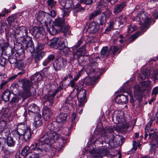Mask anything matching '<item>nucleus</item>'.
<instances>
[{"instance_id": "nucleus-1", "label": "nucleus", "mask_w": 158, "mask_h": 158, "mask_svg": "<svg viewBox=\"0 0 158 158\" xmlns=\"http://www.w3.org/2000/svg\"><path fill=\"white\" fill-rule=\"evenodd\" d=\"M67 111L66 112H61L56 117V121L48 125L44 128L45 133L40 139L42 141H46L47 143L51 142L53 143L59 139L60 135L57 131L60 130V123H65L66 122L68 116Z\"/></svg>"}, {"instance_id": "nucleus-2", "label": "nucleus", "mask_w": 158, "mask_h": 158, "mask_svg": "<svg viewBox=\"0 0 158 158\" xmlns=\"http://www.w3.org/2000/svg\"><path fill=\"white\" fill-rule=\"evenodd\" d=\"M40 139V141L39 143H35V146L34 144L31 145V146L34 147L31 149L30 150V147L28 146H26L24 147L22 150L21 154L24 157L27 156L30 153H33L32 155H30L26 158H39L40 155L43 154L41 153L44 151L47 152L51 148V145L53 143H51V142L49 143H46V141H42Z\"/></svg>"}, {"instance_id": "nucleus-3", "label": "nucleus", "mask_w": 158, "mask_h": 158, "mask_svg": "<svg viewBox=\"0 0 158 158\" xmlns=\"http://www.w3.org/2000/svg\"><path fill=\"white\" fill-rule=\"evenodd\" d=\"M151 85V81H147L142 82L141 85H136L134 89L135 97L138 101L141 100L142 98V94L145 90L150 88Z\"/></svg>"}, {"instance_id": "nucleus-4", "label": "nucleus", "mask_w": 158, "mask_h": 158, "mask_svg": "<svg viewBox=\"0 0 158 158\" xmlns=\"http://www.w3.org/2000/svg\"><path fill=\"white\" fill-rule=\"evenodd\" d=\"M136 19L140 22L139 24L142 31H146L150 27L151 20L147 13L142 12L139 14L136 17Z\"/></svg>"}, {"instance_id": "nucleus-5", "label": "nucleus", "mask_w": 158, "mask_h": 158, "mask_svg": "<svg viewBox=\"0 0 158 158\" xmlns=\"http://www.w3.org/2000/svg\"><path fill=\"white\" fill-rule=\"evenodd\" d=\"M86 53L85 47V45H83L77 50L76 52H73L71 54L70 60L72 61L77 58L79 64L81 66H83L86 62L83 56Z\"/></svg>"}, {"instance_id": "nucleus-6", "label": "nucleus", "mask_w": 158, "mask_h": 158, "mask_svg": "<svg viewBox=\"0 0 158 158\" xmlns=\"http://www.w3.org/2000/svg\"><path fill=\"white\" fill-rule=\"evenodd\" d=\"M86 91L85 89L81 88L79 91H78L77 89H76L75 88L73 89L69 96H71L73 99L74 97L77 96L79 102L78 106H82L86 101Z\"/></svg>"}, {"instance_id": "nucleus-7", "label": "nucleus", "mask_w": 158, "mask_h": 158, "mask_svg": "<svg viewBox=\"0 0 158 158\" xmlns=\"http://www.w3.org/2000/svg\"><path fill=\"white\" fill-rule=\"evenodd\" d=\"M23 85V88L24 89L23 95H22L25 98H27L31 95V93L30 90L31 88L35 89L32 86L33 83L29 80L26 79H22L20 80Z\"/></svg>"}, {"instance_id": "nucleus-8", "label": "nucleus", "mask_w": 158, "mask_h": 158, "mask_svg": "<svg viewBox=\"0 0 158 158\" xmlns=\"http://www.w3.org/2000/svg\"><path fill=\"white\" fill-rule=\"evenodd\" d=\"M49 14L48 13H45L42 11H39L36 13L35 15V18L38 21L41 23L42 22L44 24L46 27H48V23L49 24L51 22V19L48 18Z\"/></svg>"}, {"instance_id": "nucleus-9", "label": "nucleus", "mask_w": 158, "mask_h": 158, "mask_svg": "<svg viewBox=\"0 0 158 158\" xmlns=\"http://www.w3.org/2000/svg\"><path fill=\"white\" fill-rule=\"evenodd\" d=\"M27 127L24 123H22L18 124L17 129L14 130L13 133L14 137H15L17 140H19L21 134H23Z\"/></svg>"}, {"instance_id": "nucleus-10", "label": "nucleus", "mask_w": 158, "mask_h": 158, "mask_svg": "<svg viewBox=\"0 0 158 158\" xmlns=\"http://www.w3.org/2000/svg\"><path fill=\"white\" fill-rule=\"evenodd\" d=\"M62 88L61 86L56 89L54 93L52 94H49L44 97V104L48 106H52L54 98L56 94L61 90Z\"/></svg>"}, {"instance_id": "nucleus-11", "label": "nucleus", "mask_w": 158, "mask_h": 158, "mask_svg": "<svg viewBox=\"0 0 158 158\" xmlns=\"http://www.w3.org/2000/svg\"><path fill=\"white\" fill-rule=\"evenodd\" d=\"M66 60L63 58H60L56 60L54 63L53 66L56 71L63 69L67 65Z\"/></svg>"}, {"instance_id": "nucleus-12", "label": "nucleus", "mask_w": 158, "mask_h": 158, "mask_svg": "<svg viewBox=\"0 0 158 158\" xmlns=\"http://www.w3.org/2000/svg\"><path fill=\"white\" fill-rule=\"evenodd\" d=\"M98 64L94 59L93 61H91L85 67L86 72L88 74L95 72L98 69Z\"/></svg>"}, {"instance_id": "nucleus-13", "label": "nucleus", "mask_w": 158, "mask_h": 158, "mask_svg": "<svg viewBox=\"0 0 158 158\" xmlns=\"http://www.w3.org/2000/svg\"><path fill=\"white\" fill-rule=\"evenodd\" d=\"M44 33V30L42 27H35L33 29V35L37 39L42 38Z\"/></svg>"}, {"instance_id": "nucleus-14", "label": "nucleus", "mask_w": 158, "mask_h": 158, "mask_svg": "<svg viewBox=\"0 0 158 158\" xmlns=\"http://www.w3.org/2000/svg\"><path fill=\"white\" fill-rule=\"evenodd\" d=\"M28 112L30 115H38L40 114V111L39 107L35 104L33 103L30 105L28 109Z\"/></svg>"}, {"instance_id": "nucleus-15", "label": "nucleus", "mask_w": 158, "mask_h": 158, "mask_svg": "<svg viewBox=\"0 0 158 158\" xmlns=\"http://www.w3.org/2000/svg\"><path fill=\"white\" fill-rule=\"evenodd\" d=\"M47 39V38H45L43 39H39L36 40L35 43L36 48L38 50L43 49L45 44L48 43Z\"/></svg>"}, {"instance_id": "nucleus-16", "label": "nucleus", "mask_w": 158, "mask_h": 158, "mask_svg": "<svg viewBox=\"0 0 158 158\" xmlns=\"http://www.w3.org/2000/svg\"><path fill=\"white\" fill-rule=\"evenodd\" d=\"M128 100V96L123 94L118 95L115 98V102L118 104H126Z\"/></svg>"}, {"instance_id": "nucleus-17", "label": "nucleus", "mask_w": 158, "mask_h": 158, "mask_svg": "<svg viewBox=\"0 0 158 158\" xmlns=\"http://www.w3.org/2000/svg\"><path fill=\"white\" fill-rule=\"evenodd\" d=\"M99 25L95 22L91 23L88 27V31L91 33H96L99 30Z\"/></svg>"}, {"instance_id": "nucleus-18", "label": "nucleus", "mask_w": 158, "mask_h": 158, "mask_svg": "<svg viewBox=\"0 0 158 158\" xmlns=\"http://www.w3.org/2000/svg\"><path fill=\"white\" fill-rule=\"evenodd\" d=\"M123 112L121 111H118L117 112L115 119L113 118V120H115L114 123L116 124H118L119 125L122 123L124 121V118H123Z\"/></svg>"}, {"instance_id": "nucleus-19", "label": "nucleus", "mask_w": 158, "mask_h": 158, "mask_svg": "<svg viewBox=\"0 0 158 158\" xmlns=\"http://www.w3.org/2000/svg\"><path fill=\"white\" fill-rule=\"evenodd\" d=\"M126 6V3L125 1L116 5L114 8V13L116 15L118 14L123 10Z\"/></svg>"}, {"instance_id": "nucleus-20", "label": "nucleus", "mask_w": 158, "mask_h": 158, "mask_svg": "<svg viewBox=\"0 0 158 158\" xmlns=\"http://www.w3.org/2000/svg\"><path fill=\"white\" fill-rule=\"evenodd\" d=\"M43 120L41 114L36 115L34 118L33 125L35 128H38L42 126Z\"/></svg>"}, {"instance_id": "nucleus-21", "label": "nucleus", "mask_w": 158, "mask_h": 158, "mask_svg": "<svg viewBox=\"0 0 158 158\" xmlns=\"http://www.w3.org/2000/svg\"><path fill=\"white\" fill-rule=\"evenodd\" d=\"M75 102L74 99L71 96H69L65 101V105L64 107L63 108V110L66 109L67 111L68 112L69 110V107L72 106Z\"/></svg>"}, {"instance_id": "nucleus-22", "label": "nucleus", "mask_w": 158, "mask_h": 158, "mask_svg": "<svg viewBox=\"0 0 158 158\" xmlns=\"http://www.w3.org/2000/svg\"><path fill=\"white\" fill-rule=\"evenodd\" d=\"M148 135H149L150 138H153L152 140L151 143L150 144L152 145V147L154 146L158 145V135L156 136V133L155 132L153 133H150L149 131L148 132Z\"/></svg>"}, {"instance_id": "nucleus-23", "label": "nucleus", "mask_w": 158, "mask_h": 158, "mask_svg": "<svg viewBox=\"0 0 158 158\" xmlns=\"http://www.w3.org/2000/svg\"><path fill=\"white\" fill-rule=\"evenodd\" d=\"M21 135L23 136V138L24 141L28 142L29 141L31 137V129L29 127L27 128V129L23 132Z\"/></svg>"}, {"instance_id": "nucleus-24", "label": "nucleus", "mask_w": 158, "mask_h": 158, "mask_svg": "<svg viewBox=\"0 0 158 158\" xmlns=\"http://www.w3.org/2000/svg\"><path fill=\"white\" fill-rule=\"evenodd\" d=\"M104 151L99 149L93 150L90 152L91 155L94 157H102L104 155Z\"/></svg>"}, {"instance_id": "nucleus-25", "label": "nucleus", "mask_w": 158, "mask_h": 158, "mask_svg": "<svg viewBox=\"0 0 158 158\" xmlns=\"http://www.w3.org/2000/svg\"><path fill=\"white\" fill-rule=\"evenodd\" d=\"M64 21L63 19L61 18L57 19L54 22V26L60 31V30L63 29L64 27Z\"/></svg>"}, {"instance_id": "nucleus-26", "label": "nucleus", "mask_w": 158, "mask_h": 158, "mask_svg": "<svg viewBox=\"0 0 158 158\" xmlns=\"http://www.w3.org/2000/svg\"><path fill=\"white\" fill-rule=\"evenodd\" d=\"M59 2L64 8H70L72 7V0H59Z\"/></svg>"}, {"instance_id": "nucleus-27", "label": "nucleus", "mask_w": 158, "mask_h": 158, "mask_svg": "<svg viewBox=\"0 0 158 158\" xmlns=\"http://www.w3.org/2000/svg\"><path fill=\"white\" fill-rule=\"evenodd\" d=\"M52 114L51 110L48 107L44 108L43 111V116L46 120H48Z\"/></svg>"}, {"instance_id": "nucleus-28", "label": "nucleus", "mask_w": 158, "mask_h": 158, "mask_svg": "<svg viewBox=\"0 0 158 158\" xmlns=\"http://www.w3.org/2000/svg\"><path fill=\"white\" fill-rule=\"evenodd\" d=\"M141 73L142 75L141 74H139V77L141 80H143L149 77L150 74V72L149 70L145 69L144 70H142Z\"/></svg>"}, {"instance_id": "nucleus-29", "label": "nucleus", "mask_w": 158, "mask_h": 158, "mask_svg": "<svg viewBox=\"0 0 158 158\" xmlns=\"http://www.w3.org/2000/svg\"><path fill=\"white\" fill-rule=\"evenodd\" d=\"M42 78V75L41 73H37L31 76V79L32 82L35 83L40 81Z\"/></svg>"}, {"instance_id": "nucleus-30", "label": "nucleus", "mask_w": 158, "mask_h": 158, "mask_svg": "<svg viewBox=\"0 0 158 158\" xmlns=\"http://www.w3.org/2000/svg\"><path fill=\"white\" fill-rule=\"evenodd\" d=\"M110 54L109 49L106 46L103 47L100 52V55L102 57H108Z\"/></svg>"}, {"instance_id": "nucleus-31", "label": "nucleus", "mask_w": 158, "mask_h": 158, "mask_svg": "<svg viewBox=\"0 0 158 158\" xmlns=\"http://www.w3.org/2000/svg\"><path fill=\"white\" fill-rule=\"evenodd\" d=\"M154 120V119L153 118H151V119L148 122V123L147 125H146L145 129V137L144 138L145 139H146L148 136V132L149 131V130L150 128V127L151 126V125L152 123L153 122Z\"/></svg>"}, {"instance_id": "nucleus-32", "label": "nucleus", "mask_w": 158, "mask_h": 158, "mask_svg": "<svg viewBox=\"0 0 158 158\" xmlns=\"http://www.w3.org/2000/svg\"><path fill=\"white\" fill-rule=\"evenodd\" d=\"M45 53L43 52L38 53L34 56L33 60L35 63H39L40 60L42 59Z\"/></svg>"}, {"instance_id": "nucleus-33", "label": "nucleus", "mask_w": 158, "mask_h": 158, "mask_svg": "<svg viewBox=\"0 0 158 158\" xmlns=\"http://www.w3.org/2000/svg\"><path fill=\"white\" fill-rule=\"evenodd\" d=\"M27 28L24 26H21L19 28V35L23 37L27 36Z\"/></svg>"}, {"instance_id": "nucleus-34", "label": "nucleus", "mask_w": 158, "mask_h": 158, "mask_svg": "<svg viewBox=\"0 0 158 158\" xmlns=\"http://www.w3.org/2000/svg\"><path fill=\"white\" fill-rule=\"evenodd\" d=\"M10 95V91L6 90L3 93L2 98L3 100L5 102H7L9 100Z\"/></svg>"}, {"instance_id": "nucleus-35", "label": "nucleus", "mask_w": 158, "mask_h": 158, "mask_svg": "<svg viewBox=\"0 0 158 158\" xmlns=\"http://www.w3.org/2000/svg\"><path fill=\"white\" fill-rule=\"evenodd\" d=\"M55 56L54 55L52 54L49 55L47 59L43 62V65L44 66H46L48 64L52 61L55 59Z\"/></svg>"}, {"instance_id": "nucleus-36", "label": "nucleus", "mask_w": 158, "mask_h": 158, "mask_svg": "<svg viewBox=\"0 0 158 158\" xmlns=\"http://www.w3.org/2000/svg\"><path fill=\"white\" fill-rule=\"evenodd\" d=\"M51 22L49 24L48 23V27H47V30L48 31L50 34L52 35H55L57 33V30L56 28L53 26H52L51 27L49 28V26L50 25Z\"/></svg>"}, {"instance_id": "nucleus-37", "label": "nucleus", "mask_w": 158, "mask_h": 158, "mask_svg": "<svg viewBox=\"0 0 158 158\" xmlns=\"http://www.w3.org/2000/svg\"><path fill=\"white\" fill-rule=\"evenodd\" d=\"M6 139L7 140V144L8 146L12 147L14 146L15 142L12 137L10 136Z\"/></svg>"}, {"instance_id": "nucleus-38", "label": "nucleus", "mask_w": 158, "mask_h": 158, "mask_svg": "<svg viewBox=\"0 0 158 158\" xmlns=\"http://www.w3.org/2000/svg\"><path fill=\"white\" fill-rule=\"evenodd\" d=\"M61 39L59 38H54L52 40L49 45L52 47H55L58 45V43L60 42Z\"/></svg>"}, {"instance_id": "nucleus-39", "label": "nucleus", "mask_w": 158, "mask_h": 158, "mask_svg": "<svg viewBox=\"0 0 158 158\" xmlns=\"http://www.w3.org/2000/svg\"><path fill=\"white\" fill-rule=\"evenodd\" d=\"M115 24V22L114 21H110L109 23V24L105 31L104 33H107L113 29L114 26Z\"/></svg>"}, {"instance_id": "nucleus-40", "label": "nucleus", "mask_w": 158, "mask_h": 158, "mask_svg": "<svg viewBox=\"0 0 158 158\" xmlns=\"http://www.w3.org/2000/svg\"><path fill=\"white\" fill-rule=\"evenodd\" d=\"M16 19V16L14 15H12L9 16L6 19V20L8 22V24L10 26H11L12 23H14Z\"/></svg>"}, {"instance_id": "nucleus-41", "label": "nucleus", "mask_w": 158, "mask_h": 158, "mask_svg": "<svg viewBox=\"0 0 158 158\" xmlns=\"http://www.w3.org/2000/svg\"><path fill=\"white\" fill-rule=\"evenodd\" d=\"M61 31L64 33V35L66 37L68 36L71 33V31L69 30V27L66 26L64 27L63 29L60 30Z\"/></svg>"}, {"instance_id": "nucleus-42", "label": "nucleus", "mask_w": 158, "mask_h": 158, "mask_svg": "<svg viewBox=\"0 0 158 158\" xmlns=\"http://www.w3.org/2000/svg\"><path fill=\"white\" fill-rule=\"evenodd\" d=\"M101 13V11L99 9H98L96 10H95L90 14L89 19L90 20L93 19L94 18L97 16L98 15H100Z\"/></svg>"}, {"instance_id": "nucleus-43", "label": "nucleus", "mask_w": 158, "mask_h": 158, "mask_svg": "<svg viewBox=\"0 0 158 158\" xmlns=\"http://www.w3.org/2000/svg\"><path fill=\"white\" fill-rule=\"evenodd\" d=\"M85 8L81 7L80 4H77L75 5V8L73 9V11L74 13H77L79 11H84Z\"/></svg>"}, {"instance_id": "nucleus-44", "label": "nucleus", "mask_w": 158, "mask_h": 158, "mask_svg": "<svg viewBox=\"0 0 158 158\" xmlns=\"http://www.w3.org/2000/svg\"><path fill=\"white\" fill-rule=\"evenodd\" d=\"M85 82L86 84L88 85H92L94 84L95 81L94 80L93 78L88 77L85 80Z\"/></svg>"}, {"instance_id": "nucleus-45", "label": "nucleus", "mask_w": 158, "mask_h": 158, "mask_svg": "<svg viewBox=\"0 0 158 158\" xmlns=\"http://www.w3.org/2000/svg\"><path fill=\"white\" fill-rule=\"evenodd\" d=\"M66 41V40H64V41L62 42L61 43H58V45H57V48L59 50H62L64 49L67 45H65V42Z\"/></svg>"}, {"instance_id": "nucleus-46", "label": "nucleus", "mask_w": 158, "mask_h": 158, "mask_svg": "<svg viewBox=\"0 0 158 158\" xmlns=\"http://www.w3.org/2000/svg\"><path fill=\"white\" fill-rule=\"evenodd\" d=\"M26 49L29 51L31 53L34 52L35 51V46L33 42L25 47Z\"/></svg>"}, {"instance_id": "nucleus-47", "label": "nucleus", "mask_w": 158, "mask_h": 158, "mask_svg": "<svg viewBox=\"0 0 158 158\" xmlns=\"http://www.w3.org/2000/svg\"><path fill=\"white\" fill-rule=\"evenodd\" d=\"M32 40L28 38H23L22 40V43L23 44L25 45L24 46L26 47L27 46H28L30 44H31L32 43Z\"/></svg>"}, {"instance_id": "nucleus-48", "label": "nucleus", "mask_w": 158, "mask_h": 158, "mask_svg": "<svg viewBox=\"0 0 158 158\" xmlns=\"http://www.w3.org/2000/svg\"><path fill=\"white\" fill-rule=\"evenodd\" d=\"M137 29V27L135 25H130L128 26L127 31L128 33L130 34L132 33Z\"/></svg>"}, {"instance_id": "nucleus-49", "label": "nucleus", "mask_w": 158, "mask_h": 158, "mask_svg": "<svg viewBox=\"0 0 158 158\" xmlns=\"http://www.w3.org/2000/svg\"><path fill=\"white\" fill-rule=\"evenodd\" d=\"M116 20L119 22L120 24H123L124 22L126 21V18L125 17H123L122 16L117 17L116 18Z\"/></svg>"}, {"instance_id": "nucleus-50", "label": "nucleus", "mask_w": 158, "mask_h": 158, "mask_svg": "<svg viewBox=\"0 0 158 158\" xmlns=\"http://www.w3.org/2000/svg\"><path fill=\"white\" fill-rule=\"evenodd\" d=\"M8 61L11 64H13L17 62L16 57L15 56H10L8 58Z\"/></svg>"}, {"instance_id": "nucleus-51", "label": "nucleus", "mask_w": 158, "mask_h": 158, "mask_svg": "<svg viewBox=\"0 0 158 158\" xmlns=\"http://www.w3.org/2000/svg\"><path fill=\"white\" fill-rule=\"evenodd\" d=\"M107 19L104 16H101L99 20V25L101 26L104 25L107 21Z\"/></svg>"}, {"instance_id": "nucleus-52", "label": "nucleus", "mask_w": 158, "mask_h": 158, "mask_svg": "<svg viewBox=\"0 0 158 158\" xmlns=\"http://www.w3.org/2000/svg\"><path fill=\"white\" fill-rule=\"evenodd\" d=\"M8 60L3 57H0V64L2 66L4 67L6 64Z\"/></svg>"}, {"instance_id": "nucleus-53", "label": "nucleus", "mask_w": 158, "mask_h": 158, "mask_svg": "<svg viewBox=\"0 0 158 158\" xmlns=\"http://www.w3.org/2000/svg\"><path fill=\"white\" fill-rule=\"evenodd\" d=\"M118 126L119 127L120 129H127L129 127V124L127 123H126L125 122V121L122 123L121 124H120L119 125H118Z\"/></svg>"}, {"instance_id": "nucleus-54", "label": "nucleus", "mask_w": 158, "mask_h": 158, "mask_svg": "<svg viewBox=\"0 0 158 158\" xmlns=\"http://www.w3.org/2000/svg\"><path fill=\"white\" fill-rule=\"evenodd\" d=\"M118 50V48L114 46H111L109 49L110 54H114Z\"/></svg>"}, {"instance_id": "nucleus-55", "label": "nucleus", "mask_w": 158, "mask_h": 158, "mask_svg": "<svg viewBox=\"0 0 158 158\" xmlns=\"http://www.w3.org/2000/svg\"><path fill=\"white\" fill-rule=\"evenodd\" d=\"M152 76L154 80H158V69H156L153 71Z\"/></svg>"}, {"instance_id": "nucleus-56", "label": "nucleus", "mask_w": 158, "mask_h": 158, "mask_svg": "<svg viewBox=\"0 0 158 158\" xmlns=\"http://www.w3.org/2000/svg\"><path fill=\"white\" fill-rule=\"evenodd\" d=\"M48 5L51 8H52L55 6L56 2L53 0H48Z\"/></svg>"}, {"instance_id": "nucleus-57", "label": "nucleus", "mask_w": 158, "mask_h": 158, "mask_svg": "<svg viewBox=\"0 0 158 158\" xmlns=\"http://www.w3.org/2000/svg\"><path fill=\"white\" fill-rule=\"evenodd\" d=\"M137 143L135 141H133V148L131 149L132 152H134L137 149Z\"/></svg>"}, {"instance_id": "nucleus-58", "label": "nucleus", "mask_w": 158, "mask_h": 158, "mask_svg": "<svg viewBox=\"0 0 158 158\" xmlns=\"http://www.w3.org/2000/svg\"><path fill=\"white\" fill-rule=\"evenodd\" d=\"M140 33H137L131 36V42L134 41L140 35Z\"/></svg>"}, {"instance_id": "nucleus-59", "label": "nucleus", "mask_w": 158, "mask_h": 158, "mask_svg": "<svg viewBox=\"0 0 158 158\" xmlns=\"http://www.w3.org/2000/svg\"><path fill=\"white\" fill-rule=\"evenodd\" d=\"M103 14L104 15V16L105 17L108 19L110 16L111 12L109 10H107L105 12L103 13Z\"/></svg>"}, {"instance_id": "nucleus-60", "label": "nucleus", "mask_w": 158, "mask_h": 158, "mask_svg": "<svg viewBox=\"0 0 158 158\" xmlns=\"http://www.w3.org/2000/svg\"><path fill=\"white\" fill-rule=\"evenodd\" d=\"M70 8H64L63 10L64 16H66L69 15V13L70 12Z\"/></svg>"}, {"instance_id": "nucleus-61", "label": "nucleus", "mask_w": 158, "mask_h": 158, "mask_svg": "<svg viewBox=\"0 0 158 158\" xmlns=\"http://www.w3.org/2000/svg\"><path fill=\"white\" fill-rule=\"evenodd\" d=\"M158 94V86L154 87L152 91V95H156Z\"/></svg>"}, {"instance_id": "nucleus-62", "label": "nucleus", "mask_w": 158, "mask_h": 158, "mask_svg": "<svg viewBox=\"0 0 158 158\" xmlns=\"http://www.w3.org/2000/svg\"><path fill=\"white\" fill-rule=\"evenodd\" d=\"M153 16L156 19L158 18V9H156L152 14Z\"/></svg>"}, {"instance_id": "nucleus-63", "label": "nucleus", "mask_w": 158, "mask_h": 158, "mask_svg": "<svg viewBox=\"0 0 158 158\" xmlns=\"http://www.w3.org/2000/svg\"><path fill=\"white\" fill-rule=\"evenodd\" d=\"M48 14H49L48 17H49V15H50L52 17H55L56 15V11L54 10H52L51 11H50V13L49 14L48 13Z\"/></svg>"}, {"instance_id": "nucleus-64", "label": "nucleus", "mask_w": 158, "mask_h": 158, "mask_svg": "<svg viewBox=\"0 0 158 158\" xmlns=\"http://www.w3.org/2000/svg\"><path fill=\"white\" fill-rule=\"evenodd\" d=\"M61 51L63 52L65 55L68 53L70 50L69 48L67 46Z\"/></svg>"}]
</instances>
